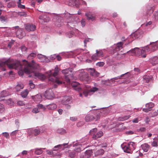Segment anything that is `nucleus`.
Instances as JSON below:
<instances>
[{
    "instance_id": "f257e3e1",
    "label": "nucleus",
    "mask_w": 158,
    "mask_h": 158,
    "mask_svg": "<svg viewBox=\"0 0 158 158\" xmlns=\"http://www.w3.org/2000/svg\"><path fill=\"white\" fill-rule=\"evenodd\" d=\"M25 65H22L21 64L18 63L15 61L9 60L5 62L0 63V67H2L4 71H5V67L6 65L8 67L9 69H19L21 70L18 72V74L20 76H22L23 74V72L27 74H31L28 77H31L32 76L37 77L41 79H44L45 78V75L38 72H36L35 70L37 68L38 64L35 63L33 60L31 61V64L29 63L27 61L24 60Z\"/></svg>"
},
{
    "instance_id": "f03ea898",
    "label": "nucleus",
    "mask_w": 158,
    "mask_h": 158,
    "mask_svg": "<svg viewBox=\"0 0 158 158\" xmlns=\"http://www.w3.org/2000/svg\"><path fill=\"white\" fill-rule=\"evenodd\" d=\"M59 69L57 66L55 67L54 73H51L49 75V80L53 82L56 83L58 85L62 83V78L59 76L57 77L56 76L58 73Z\"/></svg>"
},
{
    "instance_id": "7ed1b4c3",
    "label": "nucleus",
    "mask_w": 158,
    "mask_h": 158,
    "mask_svg": "<svg viewBox=\"0 0 158 158\" xmlns=\"http://www.w3.org/2000/svg\"><path fill=\"white\" fill-rule=\"evenodd\" d=\"M150 50L149 47L147 46L143 48L141 50L138 48H135L131 51L132 52L135 53L137 56H141V57L145 58L146 56V52L150 51Z\"/></svg>"
},
{
    "instance_id": "20e7f679",
    "label": "nucleus",
    "mask_w": 158,
    "mask_h": 158,
    "mask_svg": "<svg viewBox=\"0 0 158 158\" xmlns=\"http://www.w3.org/2000/svg\"><path fill=\"white\" fill-rule=\"evenodd\" d=\"M124 151L126 153H131L134 149V143L133 142L128 143L127 145L123 148Z\"/></svg>"
},
{
    "instance_id": "39448f33",
    "label": "nucleus",
    "mask_w": 158,
    "mask_h": 158,
    "mask_svg": "<svg viewBox=\"0 0 158 158\" xmlns=\"http://www.w3.org/2000/svg\"><path fill=\"white\" fill-rule=\"evenodd\" d=\"M100 115L97 114L96 117H94L93 115L89 114H87L85 118V120L86 122H89L93 121L95 120L96 121L100 118Z\"/></svg>"
},
{
    "instance_id": "423d86ee",
    "label": "nucleus",
    "mask_w": 158,
    "mask_h": 158,
    "mask_svg": "<svg viewBox=\"0 0 158 158\" xmlns=\"http://www.w3.org/2000/svg\"><path fill=\"white\" fill-rule=\"evenodd\" d=\"M44 96L46 98L49 99H52L55 97V95L52 89L46 90L44 94Z\"/></svg>"
},
{
    "instance_id": "0eeeda50",
    "label": "nucleus",
    "mask_w": 158,
    "mask_h": 158,
    "mask_svg": "<svg viewBox=\"0 0 158 158\" xmlns=\"http://www.w3.org/2000/svg\"><path fill=\"white\" fill-rule=\"evenodd\" d=\"M79 77L81 80L84 81L86 83H88L89 81L88 74L84 72L82 73L79 74Z\"/></svg>"
},
{
    "instance_id": "6e6552de",
    "label": "nucleus",
    "mask_w": 158,
    "mask_h": 158,
    "mask_svg": "<svg viewBox=\"0 0 158 158\" xmlns=\"http://www.w3.org/2000/svg\"><path fill=\"white\" fill-rule=\"evenodd\" d=\"M142 32L139 31H137L135 32L132 33L131 35V37L133 40H134L138 38H139L142 36Z\"/></svg>"
},
{
    "instance_id": "1a4fd4ad",
    "label": "nucleus",
    "mask_w": 158,
    "mask_h": 158,
    "mask_svg": "<svg viewBox=\"0 0 158 158\" xmlns=\"http://www.w3.org/2000/svg\"><path fill=\"white\" fill-rule=\"evenodd\" d=\"M98 90V88L96 87H93L91 89L89 90H87V91H85L83 92V94L80 93L79 94V95L81 97H82L83 94L85 97L87 96L88 94H89V93L90 92H94L97 91Z\"/></svg>"
},
{
    "instance_id": "9d476101",
    "label": "nucleus",
    "mask_w": 158,
    "mask_h": 158,
    "mask_svg": "<svg viewBox=\"0 0 158 158\" xmlns=\"http://www.w3.org/2000/svg\"><path fill=\"white\" fill-rule=\"evenodd\" d=\"M71 69H67L63 70L62 71V73L65 75V78L67 82H70V80L69 77V75H67V74L69 73V72H72V70H71Z\"/></svg>"
},
{
    "instance_id": "9b49d317",
    "label": "nucleus",
    "mask_w": 158,
    "mask_h": 158,
    "mask_svg": "<svg viewBox=\"0 0 158 158\" xmlns=\"http://www.w3.org/2000/svg\"><path fill=\"white\" fill-rule=\"evenodd\" d=\"M62 146V144H59L58 145L55 146L54 148L52 150H48L47 151V154L48 155H52L53 156H55L57 154V152H54L53 151L56 152V150L55 149L56 148H59L61 147Z\"/></svg>"
},
{
    "instance_id": "f8f14e48",
    "label": "nucleus",
    "mask_w": 158,
    "mask_h": 158,
    "mask_svg": "<svg viewBox=\"0 0 158 158\" xmlns=\"http://www.w3.org/2000/svg\"><path fill=\"white\" fill-rule=\"evenodd\" d=\"M39 19H40V22L42 24L44 22H47L50 20L49 17L45 15H40L39 17Z\"/></svg>"
},
{
    "instance_id": "ddd939ff",
    "label": "nucleus",
    "mask_w": 158,
    "mask_h": 158,
    "mask_svg": "<svg viewBox=\"0 0 158 158\" xmlns=\"http://www.w3.org/2000/svg\"><path fill=\"white\" fill-rule=\"evenodd\" d=\"M25 28L27 31H33L36 28V26L33 24H26L25 25Z\"/></svg>"
},
{
    "instance_id": "4468645a",
    "label": "nucleus",
    "mask_w": 158,
    "mask_h": 158,
    "mask_svg": "<svg viewBox=\"0 0 158 158\" xmlns=\"http://www.w3.org/2000/svg\"><path fill=\"white\" fill-rule=\"evenodd\" d=\"M71 85L73 87L74 89L76 91H79L81 89L79 84L77 82L75 81L72 82Z\"/></svg>"
},
{
    "instance_id": "2eb2a0df",
    "label": "nucleus",
    "mask_w": 158,
    "mask_h": 158,
    "mask_svg": "<svg viewBox=\"0 0 158 158\" xmlns=\"http://www.w3.org/2000/svg\"><path fill=\"white\" fill-rule=\"evenodd\" d=\"M71 100V98L69 96H65L62 101V103L64 105H67L69 103Z\"/></svg>"
},
{
    "instance_id": "dca6fc26",
    "label": "nucleus",
    "mask_w": 158,
    "mask_h": 158,
    "mask_svg": "<svg viewBox=\"0 0 158 158\" xmlns=\"http://www.w3.org/2000/svg\"><path fill=\"white\" fill-rule=\"evenodd\" d=\"M85 15L87 17V19L88 20H91L92 21L95 20V17L93 16L90 12H87L85 14Z\"/></svg>"
},
{
    "instance_id": "f3484780",
    "label": "nucleus",
    "mask_w": 158,
    "mask_h": 158,
    "mask_svg": "<svg viewBox=\"0 0 158 158\" xmlns=\"http://www.w3.org/2000/svg\"><path fill=\"white\" fill-rule=\"evenodd\" d=\"M32 99L35 101L40 102L42 100V97L40 94H37L32 96Z\"/></svg>"
},
{
    "instance_id": "a211bd4d",
    "label": "nucleus",
    "mask_w": 158,
    "mask_h": 158,
    "mask_svg": "<svg viewBox=\"0 0 158 158\" xmlns=\"http://www.w3.org/2000/svg\"><path fill=\"white\" fill-rule=\"evenodd\" d=\"M143 80L144 82L148 83L152 80V77L145 75L143 77Z\"/></svg>"
},
{
    "instance_id": "6ab92c4d",
    "label": "nucleus",
    "mask_w": 158,
    "mask_h": 158,
    "mask_svg": "<svg viewBox=\"0 0 158 158\" xmlns=\"http://www.w3.org/2000/svg\"><path fill=\"white\" fill-rule=\"evenodd\" d=\"M90 69L91 70L90 73L92 76L97 77L99 76V73L96 71L94 69Z\"/></svg>"
},
{
    "instance_id": "aec40b11",
    "label": "nucleus",
    "mask_w": 158,
    "mask_h": 158,
    "mask_svg": "<svg viewBox=\"0 0 158 158\" xmlns=\"http://www.w3.org/2000/svg\"><path fill=\"white\" fill-rule=\"evenodd\" d=\"M68 155L69 156L72 158H75L77 154V153L74 151H71L70 150H69L68 151Z\"/></svg>"
},
{
    "instance_id": "412c9836",
    "label": "nucleus",
    "mask_w": 158,
    "mask_h": 158,
    "mask_svg": "<svg viewBox=\"0 0 158 158\" xmlns=\"http://www.w3.org/2000/svg\"><path fill=\"white\" fill-rule=\"evenodd\" d=\"M24 31L21 29H19L16 32V35L20 39H22L23 37L22 36L23 35V34Z\"/></svg>"
},
{
    "instance_id": "4be33fe9",
    "label": "nucleus",
    "mask_w": 158,
    "mask_h": 158,
    "mask_svg": "<svg viewBox=\"0 0 158 158\" xmlns=\"http://www.w3.org/2000/svg\"><path fill=\"white\" fill-rule=\"evenodd\" d=\"M123 43L120 42L116 44V47L114 49V50L116 51H119L121 49L123 48Z\"/></svg>"
},
{
    "instance_id": "5701e85b",
    "label": "nucleus",
    "mask_w": 158,
    "mask_h": 158,
    "mask_svg": "<svg viewBox=\"0 0 158 158\" xmlns=\"http://www.w3.org/2000/svg\"><path fill=\"white\" fill-rule=\"evenodd\" d=\"M103 135L102 131H100L98 132L96 134H94L93 136V138L96 139L101 137Z\"/></svg>"
},
{
    "instance_id": "b1692460",
    "label": "nucleus",
    "mask_w": 158,
    "mask_h": 158,
    "mask_svg": "<svg viewBox=\"0 0 158 158\" xmlns=\"http://www.w3.org/2000/svg\"><path fill=\"white\" fill-rule=\"evenodd\" d=\"M24 87V85L22 83H18L15 87L16 90L17 91L19 92L20 89H23Z\"/></svg>"
},
{
    "instance_id": "393cba45",
    "label": "nucleus",
    "mask_w": 158,
    "mask_h": 158,
    "mask_svg": "<svg viewBox=\"0 0 158 158\" xmlns=\"http://www.w3.org/2000/svg\"><path fill=\"white\" fill-rule=\"evenodd\" d=\"M46 107L49 110H53L56 108L57 106L56 104L53 103L47 105Z\"/></svg>"
},
{
    "instance_id": "a878e982",
    "label": "nucleus",
    "mask_w": 158,
    "mask_h": 158,
    "mask_svg": "<svg viewBox=\"0 0 158 158\" xmlns=\"http://www.w3.org/2000/svg\"><path fill=\"white\" fill-rule=\"evenodd\" d=\"M142 149L145 152L148 151L149 148V145L147 143H144L141 145Z\"/></svg>"
},
{
    "instance_id": "bb28decb",
    "label": "nucleus",
    "mask_w": 158,
    "mask_h": 158,
    "mask_svg": "<svg viewBox=\"0 0 158 158\" xmlns=\"http://www.w3.org/2000/svg\"><path fill=\"white\" fill-rule=\"evenodd\" d=\"M16 6L15 2L14 1H12L8 3L7 5L8 8H14Z\"/></svg>"
},
{
    "instance_id": "cd10ccee",
    "label": "nucleus",
    "mask_w": 158,
    "mask_h": 158,
    "mask_svg": "<svg viewBox=\"0 0 158 158\" xmlns=\"http://www.w3.org/2000/svg\"><path fill=\"white\" fill-rule=\"evenodd\" d=\"M151 63L153 65L158 63V57H155L152 58L151 60Z\"/></svg>"
},
{
    "instance_id": "c85d7f7f",
    "label": "nucleus",
    "mask_w": 158,
    "mask_h": 158,
    "mask_svg": "<svg viewBox=\"0 0 158 158\" xmlns=\"http://www.w3.org/2000/svg\"><path fill=\"white\" fill-rule=\"evenodd\" d=\"M9 95V93L7 91L3 90L0 93V97L1 98H3L8 96Z\"/></svg>"
},
{
    "instance_id": "c756f323",
    "label": "nucleus",
    "mask_w": 158,
    "mask_h": 158,
    "mask_svg": "<svg viewBox=\"0 0 158 158\" xmlns=\"http://www.w3.org/2000/svg\"><path fill=\"white\" fill-rule=\"evenodd\" d=\"M104 152V150L103 149H100L97 151L95 153V156H98L103 155Z\"/></svg>"
},
{
    "instance_id": "7c9ffc66",
    "label": "nucleus",
    "mask_w": 158,
    "mask_h": 158,
    "mask_svg": "<svg viewBox=\"0 0 158 158\" xmlns=\"http://www.w3.org/2000/svg\"><path fill=\"white\" fill-rule=\"evenodd\" d=\"M28 93V90L26 89L21 93V95L22 97L25 98L27 96Z\"/></svg>"
},
{
    "instance_id": "2f4dec72",
    "label": "nucleus",
    "mask_w": 158,
    "mask_h": 158,
    "mask_svg": "<svg viewBox=\"0 0 158 158\" xmlns=\"http://www.w3.org/2000/svg\"><path fill=\"white\" fill-rule=\"evenodd\" d=\"M92 153V152L91 150L86 151L85 152V157L86 158H88L89 157Z\"/></svg>"
},
{
    "instance_id": "473e14b6",
    "label": "nucleus",
    "mask_w": 158,
    "mask_h": 158,
    "mask_svg": "<svg viewBox=\"0 0 158 158\" xmlns=\"http://www.w3.org/2000/svg\"><path fill=\"white\" fill-rule=\"evenodd\" d=\"M40 131L39 129H35L33 131V134L35 135L36 136L40 134Z\"/></svg>"
},
{
    "instance_id": "72a5a7b5",
    "label": "nucleus",
    "mask_w": 158,
    "mask_h": 158,
    "mask_svg": "<svg viewBox=\"0 0 158 158\" xmlns=\"http://www.w3.org/2000/svg\"><path fill=\"white\" fill-rule=\"evenodd\" d=\"M36 56V53L32 52L29 54V55L28 56L27 58L29 60L33 59Z\"/></svg>"
},
{
    "instance_id": "f704fd0d",
    "label": "nucleus",
    "mask_w": 158,
    "mask_h": 158,
    "mask_svg": "<svg viewBox=\"0 0 158 158\" xmlns=\"http://www.w3.org/2000/svg\"><path fill=\"white\" fill-rule=\"evenodd\" d=\"M154 106V104L152 102H150L146 104V107L151 110Z\"/></svg>"
},
{
    "instance_id": "c9c22d12",
    "label": "nucleus",
    "mask_w": 158,
    "mask_h": 158,
    "mask_svg": "<svg viewBox=\"0 0 158 158\" xmlns=\"http://www.w3.org/2000/svg\"><path fill=\"white\" fill-rule=\"evenodd\" d=\"M0 20L2 23H6L7 22V19L6 17L2 16L0 17Z\"/></svg>"
},
{
    "instance_id": "e433bc0d",
    "label": "nucleus",
    "mask_w": 158,
    "mask_h": 158,
    "mask_svg": "<svg viewBox=\"0 0 158 158\" xmlns=\"http://www.w3.org/2000/svg\"><path fill=\"white\" fill-rule=\"evenodd\" d=\"M99 57H98L97 54L95 53L92 55L91 56L92 59L94 61H95L98 59Z\"/></svg>"
},
{
    "instance_id": "4c0bfd02",
    "label": "nucleus",
    "mask_w": 158,
    "mask_h": 158,
    "mask_svg": "<svg viewBox=\"0 0 158 158\" xmlns=\"http://www.w3.org/2000/svg\"><path fill=\"white\" fill-rule=\"evenodd\" d=\"M96 53L97 54V55L98 57L103 56V52L102 50L98 51V50H96Z\"/></svg>"
},
{
    "instance_id": "58836bf2",
    "label": "nucleus",
    "mask_w": 158,
    "mask_h": 158,
    "mask_svg": "<svg viewBox=\"0 0 158 158\" xmlns=\"http://www.w3.org/2000/svg\"><path fill=\"white\" fill-rule=\"evenodd\" d=\"M42 152L43 151L41 149H36L35 153L37 155H40L41 154Z\"/></svg>"
},
{
    "instance_id": "ea45409f",
    "label": "nucleus",
    "mask_w": 158,
    "mask_h": 158,
    "mask_svg": "<svg viewBox=\"0 0 158 158\" xmlns=\"http://www.w3.org/2000/svg\"><path fill=\"white\" fill-rule=\"evenodd\" d=\"M17 104L18 106H24L25 104L24 102L22 101H18L17 102Z\"/></svg>"
},
{
    "instance_id": "a19ab883",
    "label": "nucleus",
    "mask_w": 158,
    "mask_h": 158,
    "mask_svg": "<svg viewBox=\"0 0 158 158\" xmlns=\"http://www.w3.org/2000/svg\"><path fill=\"white\" fill-rule=\"evenodd\" d=\"M18 15L21 16H23L26 17L27 16V14L26 13L24 12H19L18 13Z\"/></svg>"
},
{
    "instance_id": "79ce46f5",
    "label": "nucleus",
    "mask_w": 158,
    "mask_h": 158,
    "mask_svg": "<svg viewBox=\"0 0 158 158\" xmlns=\"http://www.w3.org/2000/svg\"><path fill=\"white\" fill-rule=\"evenodd\" d=\"M21 3V2H17L18 7L20 8L24 9L25 8V6L22 5Z\"/></svg>"
},
{
    "instance_id": "37998d69",
    "label": "nucleus",
    "mask_w": 158,
    "mask_h": 158,
    "mask_svg": "<svg viewBox=\"0 0 158 158\" xmlns=\"http://www.w3.org/2000/svg\"><path fill=\"white\" fill-rule=\"evenodd\" d=\"M29 85L30 88L32 89H33L35 87V85L32 82V81H29Z\"/></svg>"
},
{
    "instance_id": "c03bdc74",
    "label": "nucleus",
    "mask_w": 158,
    "mask_h": 158,
    "mask_svg": "<svg viewBox=\"0 0 158 158\" xmlns=\"http://www.w3.org/2000/svg\"><path fill=\"white\" fill-rule=\"evenodd\" d=\"M76 0H69V5L71 6L73 5L74 4H75V1Z\"/></svg>"
},
{
    "instance_id": "a18cd8bd",
    "label": "nucleus",
    "mask_w": 158,
    "mask_h": 158,
    "mask_svg": "<svg viewBox=\"0 0 158 158\" xmlns=\"http://www.w3.org/2000/svg\"><path fill=\"white\" fill-rule=\"evenodd\" d=\"M130 117V115L125 116L123 117L122 118H121L120 120L121 121L125 120L128 119Z\"/></svg>"
},
{
    "instance_id": "49530a36",
    "label": "nucleus",
    "mask_w": 158,
    "mask_h": 158,
    "mask_svg": "<svg viewBox=\"0 0 158 158\" xmlns=\"http://www.w3.org/2000/svg\"><path fill=\"white\" fill-rule=\"evenodd\" d=\"M5 110L4 105L3 104H0V112H2Z\"/></svg>"
},
{
    "instance_id": "de8ad7c7",
    "label": "nucleus",
    "mask_w": 158,
    "mask_h": 158,
    "mask_svg": "<svg viewBox=\"0 0 158 158\" xmlns=\"http://www.w3.org/2000/svg\"><path fill=\"white\" fill-rule=\"evenodd\" d=\"M6 103L8 105H11L13 104V102L11 99H9L7 101Z\"/></svg>"
},
{
    "instance_id": "09e8293b",
    "label": "nucleus",
    "mask_w": 158,
    "mask_h": 158,
    "mask_svg": "<svg viewBox=\"0 0 158 158\" xmlns=\"http://www.w3.org/2000/svg\"><path fill=\"white\" fill-rule=\"evenodd\" d=\"M2 134L6 138H9V135L8 133L6 132H3Z\"/></svg>"
},
{
    "instance_id": "8fccbe9b",
    "label": "nucleus",
    "mask_w": 158,
    "mask_h": 158,
    "mask_svg": "<svg viewBox=\"0 0 158 158\" xmlns=\"http://www.w3.org/2000/svg\"><path fill=\"white\" fill-rule=\"evenodd\" d=\"M109 81L105 80V81H102L101 83L102 84L105 85H110L108 84L107 83L109 82Z\"/></svg>"
},
{
    "instance_id": "3c124183",
    "label": "nucleus",
    "mask_w": 158,
    "mask_h": 158,
    "mask_svg": "<svg viewBox=\"0 0 158 158\" xmlns=\"http://www.w3.org/2000/svg\"><path fill=\"white\" fill-rule=\"evenodd\" d=\"M37 106L38 108L42 109L44 110L46 109V108L42 104H39Z\"/></svg>"
},
{
    "instance_id": "603ef678",
    "label": "nucleus",
    "mask_w": 158,
    "mask_h": 158,
    "mask_svg": "<svg viewBox=\"0 0 158 158\" xmlns=\"http://www.w3.org/2000/svg\"><path fill=\"white\" fill-rule=\"evenodd\" d=\"M32 112L33 113H36L39 112V109L36 108H34L33 109Z\"/></svg>"
},
{
    "instance_id": "864d4df0",
    "label": "nucleus",
    "mask_w": 158,
    "mask_h": 158,
    "mask_svg": "<svg viewBox=\"0 0 158 158\" xmlns=\"http://www.w3.org/2000/svg\"><path fill=\"white\" fill-rule=\"evenodd\" d=\"M104 64H105V63L104 62H98L97 64V65L99 67H102V66H103L104 65Z\"/></svg>"
},
{
    "instance_id": "5fc2aeb1",
    "label": "nucleus",
    "mask_w": 158,
    "mask_h": 158,
    "mask_svg": "<svg viewBox=\"0 0 158 158\" xmlns=\"http://www.w3.org/2000/svg\"><path fill=\"white\" fill-rule=\"evenodd\" d=\"M124 75V74H122L120 76H118V77H114V78H112V81H113V79H114V80H117V79H121V77Z\"/></svg>"
},
{
    "instance_id": "6e6d98bb",
    "label": "nucleus",
    "mask_w": 158,
    "mask_h": 158,
    "mask_svg": "<svg viewBox=\"0 0 158 158\" xmlns=\"http://www.w3.org/2000/svg\"><path fill=\"white\" fill-rule=\"evenodd\" d=\"M90 40H91L90 39H89V38L86 39L84 40V42L85 44V46L86 47L87 43L88 42H89L90 41Z\"/></svg>"
},
{
    "instance_id": "4d7b16f0",
    "label": "nucleus",
    "mask_w": 158,
    "mask_h": 158,
    "mask_svg": "<svg viewBox=\"0 0 158 158\" xmlns=\"http://www.w3.org/2000/svg\"><path fill=\"white\" fill-rule=\"evenodd\" d=\"M37 57L39 59H42L44 57V56L42 54H39L37 55Z\"/></svg>"
},
{
    "instance_id": "13d9d810",
    "label": "nucleus",
    "mask_w": 158,
    "mask_h": 158,
    "mask_svg": "<svg viewBox=\"0 0 158 158\" xmlns=\"http://www.w3.org/2000/svg\"><path fill=\"white\" fill-rule=\"evenodd\" d=\"M154 16L156 20H158V11L157 12L154 13Z\"/></svg>"
},
{
    "instance_id": "bf43d9fd",
    "label": "nucleus",
    "mask_w": 158,
    "mask_h": 158,
    "mask_svg": "<svg viewBox=\"0 0 158 158\" xmlns=\"http://www.w3.org/2000/svg\"><path fill=\"white\" fill-rule=\"evenodd\" d=\"M70 119L71 120L73 121H75L77 120V118L76 117H71Z\"/></svg>"
},
{
    "instance_id": "052dcab7",
    "label": "nucleus",
    "mask_w": 158,
    "mask_h": 158,
    "mask_svg": "<svg viewBox=\"0 0 158 158\" xmlns=\"http://www.w3.org/2000/svg\"><path fill=\"white\" fill-rule=\"evenodd\" d=\"M81 23L83 27L85 26V19H83L81 21Z\"/></svg>"
},
{
    "instance_id": "680f3d73",
    "label": "nucleus",
    "mask_w": 158,
    "mask_h": 158,
    "mask_svg": "<svg viewBox=\"0 0 158 158\" xmlns=\"http://www.w3.org/2000/svg\"><path fill=\"white\" fill-rule=\"evenodd\" d=\"M152 145L153 147H157L158 146L157 142L156 141H153L152 142Z\"/></svg>"
},
{
    "instance_id": "e2e57ef3",
    "label": "nucleus",
    "mask_w": 158,
    "mask_h": 158,
    "mask_svg": "<svg viewBox=\"0 0 158 158\" xmlns=\"http://www.w3.org/2000/svg\"><path fill=\"white\" fill-rule=\"evenodd\" d=\"M84 124V123L83 122H80L77 123V126L78 127H80Z\"/></svg>"
},
{
    "instance_id": "0e129e2a",
    "label": "nucleus",
    "mask_w": 158,
    "mask_h": 158,
    "mask_svg": "<svg viewBox=\"0 0 158 158\" xmlns=\"http://www.w3.org/2000/svg\"><path fill=\"white\" fill-rule=\"evenodd\" d=\"M81 151V150L80 148H75L74 150V152H75L77 153V152H80Z\"/></svg>"
},
{
    "instance_id": "69168bd1",
    "label": "nucleus",
    "mask_w": 158,
    "mask_h": 158,
    "mask_svg": "<svg viewBox=\"0 0 158 158\" xmlns=\"http://www.w3.org/2000/svg\"><path fill=\"white\" fill-rule=\"evenodd\" d=\"M18 130L14 131H13L11 133L10 135H15L16 134V133L18 132Z\"/></svg>"
},
{
    "instance_id": "338daca9",
    "label": "nucleus",
    "mask_w": 158,
    "mask_h": 158,
    "mask_svg": "<svg viewBox=\"0 0 158 158\" xmlns=\"http://www.w3.org/2000/svg\"><path fill=\"white\" fill-rule=\"evenodd\" d=\"M151 109H149L148 108H143V111L146 112H148Z\"/></svg>"
},
{
    "instance_id": "774afa93",
    "label": "nucleus",
    "mask_w": 158,
    "mask_h": 158,
    "mask_svg": "<svg viewBox=\"0 0 158 158\" xmlns=\"http://www.w3.org/2000/svg\"><path fill=\"white\" fill-rule=\"evenodd\" d=\"M21 49L22 51H26L27 50V48L25 47L24 46H22L21 48Z\"/></svg>"
}]
</instances>
